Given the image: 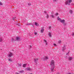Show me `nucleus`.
<instances>
[{
    "label": "nucleus",
    "instance_id": "obj_1",
    "mask_svg": "<svg viewBox=\"0 0 74 74\" xmlns=\"http://www.w3.org/2000/svg\"><path fill=\"white\" fill-rule=\"evenodd\" d=\"M54 62V60H52L50 63V65L51 66L50 69L51 71L52 72H54L55 71V70H54V67H55Z\"/></svg>",
    "mask_w": 74,
    "mask_h": 74
},
{
    "label": "nucleus",
    "instance_id": "obj_2",
    "mask_svg": "<svg viewBox=\"0 0 74 74\" xmlns=\"http://www.w3.org/2000/svg\"><path fill=\"white\" fill-rule=\"evenodd\" d=\"M72 2V0H68L65 2V4L66 5H70V3Z\"/></svg>",
    "mask_w": 74,
    "mask_h": 74
},
{
    "label": "nucleus",
    "instance_id": "obj_3",
    "mask_svg": "<svg viewBox=\"0 0 74 74\" xmlns=\"http://www.w3.org/2000/svg\"><path fill=\"white\" fill-rule=\"evenodd\" d=\"M13 55V54L11 52L10 53L8 54V56L9 57H12V56Z\"/></svg>",
    "mask_w": 74,
    "mask_h": 74
},
{
    "label": "nucleus",
    "instance_id": "obj_4",
    "mask_svg": "<svg viewBox=\"0 0 74 74\" xmlns=\"http://www.w3.org/2000/svg\"><path fill=\"white\" fill-rule=\"evenodd\" d=\"M48 57L46 56H45L43 58H41L42 60H47V59H48Z\"/></svg>",
    "mask_w": 74,
    "mask_h": 74
},
{
    "label": "nucleus",
    "instance_id": "obj_5",
    "mask_svg": "<svg viewBox=\"0 0 74 74\" xmlns=\"http://www.w3.org/2000/svg\"><path fill=\"white\" fill-rule=\"evenodd\" d=\"M25 70L26 71H31L32 70V69L29 67H27L25 68Z\"/></svg>",
    "mask_w": 74,
    "mask_h": 74
},
{
    "label": "nucleus",
    "instance_id": "obj_6",
    "mask_svg": "<svg viewBox=\"0 0 74 74\" xmlns=\"http://www.w3.org/2000/svg\"><path fill=\"white\" fill-rule=\"evenodd\" d=\"M15 40L16 41H19V40H20V37H16L15 38Z\"/></svg>",
    "mask_w": 74,
    "mask_h": 74
},
{
    "label": "nucleus",
    "instance_id": "obj_7",
    "mask_svg": "<svg viewBox=\"0 0 74 74\" xmlns=\"http://www.w3.org/2000/svg\"><path fill=\"white\" fill-rule=\"evenodd\" d=\"M44 28L42 27L41 29L40 30L41 32L42 33H43V32H44Z\"/></svg>",
    "mask_w": 74,
    "mask_h": 74
},
{
    "label": "nucleus",
    "instance_id": "obj_8",
    "mask_svg": "<svg viewBox=\"0 0 74 74\" xmlns=\"http://www.w3.org/2000/svg\"><path fill=\"white\" fill-rule=\"evenodd\" d=\"M38 60V58H35L34 59V62H35V63H36V62H37Z\"/></svg>",
    "mask_w": 74,
    "mask_h": 74
},
{
    "label": "nucleus",
    "instance_id": "obj_9",
    "mask_svg": "<svg viewBox=\"0 0 74 74\" xmlns=\"http://www.w3.org/2000/svg\"><path fill=\"white\" fill-rule=\"evenodd\" d=\"M34 23L35 26H39V24H38L37 23L35 22Z\"/></svg>",
    "mask_w": 74,
    "mask_h": 74
},
{
    "label": "nucleus",
    "instance_id": "obj_10",
    "mask_svg": "<svg viewBox=\"0 0 74 74\" xmlns=\"http://www.w3.org/2000/svg\"><path fill=\"white\" fill-rule=\"evenodd\" d=\"M66 49V46H64L62 49V51H64Z\"/></svg>",
    "mask_w": 74,
    "mask_h": 74
},
{
    "label": "nucleus",
    "instance_id": "obj_11",
    "mask_svg": "<svg viewBox=\"0 0 74 74\" xmlns=\"http://www.w3.org/2000/svg\"><path fill=\"white\" fill-rule=\"evenodd\" d=\"M73 58V57H69L68 58V60H71Z\"/></svg>",
    "mask_w": 74,
    "mask_h": 74
},
{
    "label": "nucleus",
    "instance_id": "obj_12",
    "mask_svg": "<svg viewBox=\"0 0 74 74\" xmlns=\"http://www.w3.org/2000/svg\"><path fill=\"white\" fill-rule=\"evenodd\" d=\"M60 22H61V23H64V22H65V20H61Z\"/></svg>",
    "mask_w": 74,
    "mask_h": 74
},
{
    "label": "nucleus",
    "instance_id": "obj_13",
    "mask_svg": "<svg viewBox=\"0 0 74 74\" xmlns=\"http://www.w3.org/2000/svg\"><path fill=\"white\" fill-rule=\"evenodd\" d=\"M58 21H60V22H61V19H60V18H59V17H58Z\"/></svg>",
    "mask_w": 74,
    "mask_h": 74
},
{
    "label": "nucleus",
    "instance_id": "obj_14",
    "mask_svg": "<svg viewBox=\"0 0 74 74\" xmlns=\"http://www.w3.org/2000/svg\"><path fill=\"white\" fill-rule=\"evenodd\" d=\"M3 41V39L1 37H0V42H2Z\"/></svg>",
    "mask_w": 74,
    "mask_h": 74
},
{
    "label": "nucleus",
    "instance_id": "obj_15",
    "mask_svg": "<svg viewBox=\"0 0 74 74\" xmlns=\"http://www.w3.org/2000/svg\"><path fill=\"white\" fill-rule=\"evenodd\" d=\"M69 12L70 13V14H73V10H69Z\"/></svg>",
    "mask_w": 74,
    "mask_h": 74
},
{
    "label": "nucleus",
    "instance_id": "obj_16",
    "mask_svg": "<svg viewBox=\"0 0 74 74\" xmlns=\"http://www.w3.org/2000/svg\"><path fill=\"white\" fill-rule=\"evenodd\" d=\"M48 35L50 37H51V36H52V35H51V33H49L48 34Z\"/></svg>",
    "mask_w": 74,
    "mask_h": 74
},
{
    "label": "nucleus",
    "instance_id": "obj_17",
    "mask_svg": "<svg viewBox=\"0 0 74 74\" xmlns=\"http://www.w3.org/2000/svg\"><path fill=\"white\" fill-rule=\"evenodd\" d=\"M26 65H27V64H23V67H26Z\"/></svg>",
    "mask_w": 74,
    "mask_h": 74
},
{
    "label": "nucleus",
    "instance_id": "obj_18",
    "mask_svg": "<svg viewBox=\"0 0 74 74\" xmlns=\"http://www.w3.org/2000/svg\"><path fill=\"white\" fill-rule=\"evenodd\" d=\"M17 66H22V64H18Z\"/></svg>",
    "mask_w": 74,
    "mask_h": 74
},
{
    "label": "nucleus",
    "instance_id": "obj_19",
    "mask_svg": "<svg viewBox=\"0 0 74 74\" xmlns=\"http://www.w3.org/2000/svg\"><path fill=\"white\" fill-rule=\"evenodd\" d=\"M50 16L51 17H52V18H55L54 16H53V15H51Z\"/></svg>",
    "mask_w": 74,
    "mask_h": 74
},
{
    "label": "nucleus",
    "instance_id": "obj_20",
    "mask_svg": "<svg viewBox=\"0 0 74 74\" xmlns=\"http://www.w3.org/2000/svg\"><path fill=\"white\" fill-rule=\"evenodd\" d=\"M32 25V23H28L27 24V25Z\"/></svg>",
    "mask_w": 74,
    "mask_h": 74
},
{
    "label": "nucleus",
    "instance_id": "obj_21",
    "mask_svg": "<svg viewBox=\"0 0 74 74\" xmlns=\"http://www.w3.org/2000/svg\"><path fill=\"white\" fill-rule=\"evenodd\" d=\"M23 72H24V71H23V70L20 71V73H23Z\"/></svg>",
    "mask_w": 74,
    "mask_h": 74
},
{
    "label": "nucleus",
    "instance_id": "obj_22",
    "mask_svg": "<svg viewBox=\"0 0 74 74\" xmlns=\"http://www.w3.org/2000/svg\"><path fill=\"white\" fill-rule=\"evenodd\" d=\"M46 18H49V15L48 14H47Z\"/></svg>",
    "mask_w": 74,
    "mask_h": 74
},
{
    "label": "nucleus",
    "instance_id": "obj_23",
    "mask_svg": "<svg viewBox=\"0 0 74 74\" xmlns=\"http://www.w3.org/2000/svg\"><path fill=\"white\" fill-rule=\"evenodd\" d=\"M61 42V40H59L58 41V43H59V44H60V43H61V42Z\"/></svg>",
    "mask_w": 74,
    "mask_h": 74
},
{
    "label": "nucleus",
    "instance_id": "obj_24",
    "mask_svg": "<svg viewBox=\"0 0 74 74\" xmlns=\"http://www.w3.org/2000/svg\"><path fill=\"white\" fill-rule=\"evenodd\" d=\"M32 46L31 45H29L28 47L29 48H32Z\"/></svg>",
    "mask_w": 74,
    "mask_h": 74
},
{
    "label": "nucleus",
    "instance_id": "obj_25",
    "mask_svg": "<svg viewBox=\"0 0 74 74\" xmlns=\"http://www.w3.org/2000/svg\"><path fill=\"white\" fill-rule=\"evenodd\" d=\"M11 41H12V42H13V41H14V38H12L11 39Z\"/></svg>",
    "mask_w": 74,
    "mask_h": 74
},
{
    "label": "nucleus",
    "instance_id": "obj_26",
    "mask_svg": "<svg viewBox=\"0 0 74 74\" xmlns=\"http://www.w3.org/2000/svg\"><path fill=\"white\" fill-rule=\"evenodd\" d=\"M58 14H59L57 13L55 14V15H56V16H57V15H58Z\"/></svg>",
    "mask_w": 74,
    "mask_h": 74
},
{
    "label": "nucleus",
    "instance_id": "obj_27",
    "mask_svg": "<svg viewBox=\"0 0 74 74\" xmlns=\"http://www.w3.org/2000/svg\"><path fill=\"white\" fill-rule=\"evenodd\" d=\"M8 60L9 62H11V61H12V60L11 59H9Z\"/></svg>",
    "mask_w": 74,
    "mask_h": 74
},
{
    "label": "nucleus",
    "instance_id": "obj_28",
    "mask_svg": "<svg viewBox=\"0 0 74 74\" xmlns=\"http://www.w3.org/2000/svg\"><path fill=\"white\" fill-rule=\"evenodd\" d=\"M0 5H3V4H2V3H1V2H0Z\"/></svg>",
    "mask_w": 74,
    "mask_h": 74
},
{
    "label": "nucleus",
    "instance_id": "obj_29",
    "mask_svg": "<svg viewBox=\"0 0 74 74\" xmlns=\"http://www.w3.org/2000/svg\"><path fill=\"white\" fill-rule=\"evenodd\" d=\"M28 5H32V4H31V3H28Z\"/></svg>",
    "mask_w": 74,
    "mask_h": 74
},
{
    "label": "nucleus",
    "instance_id": "obj_30",
    "mask_svg": "<svg viewBox=\"0 0 74 74\" xmlns=\"http://www.w3.org/2000/svg\"><path fill=\"white\" fill-rule=\"evenodd\" d=\"M74 36V33H73L72 34V36Z\"/></svg>",
    "mask_w": 74,
    "mask_h": 74
},
{
    "label": "nucleus",
    "instance_id": "obj_31",
    "mask_svg": "<svg viewBox=\"0 0 74 74\" xmlns=\"http://www.w3.org/2000/svg\"><path fill=\"white\" fill-rule=\"evenodd\" d=\"M53 45H54V46H57V45H56V44H53Z\"/></svg>",
    "mask_w": 74,
    "mask_h": 74
},
{
    "label": "nucleus",
    "instance_id": "obj_32",
    "mask_svg": "<svg viewBox=\"0 0 74 74\" xmlns=\"http://www.w3.org/2000/svg\"><path fill=\"white\" fill-rule=\"evenodd\" d=\"M37 32H35L34 33V34H35V35H37Z\"/></svg>",
    "mask_w": 74,
    "mask_h": 74
},
{
    "label": "nucleus",
    "instance_id": "obj_33",
    "mask_svg": "<svg viewBox=\"0 0 74 74\" xmlns=\"http://www.w3.org/2000/svg\"><path fill=\"white\" fill-rule=\"evenodd\" d=\"M44 12L45 14H47V12L46 11H44Z\"/></svg>",
    "mask_w": 74,
    "mask_h": 74
},
{
    "label": "nucleus",
    "instance_id": "obj_34",
    "mask_svg": "<svg viewBox=\"0 0 74 74\" xmlns=\"http://www.w3.org/2000/svg\"><path fill=\"white\" fill-rule=\"evenodd\" d=\"M44 41L46 43L47 42V41L46 40H44Z\"/></svg>",
    "mask_w": 74,
    "mask_h": 74
},
{
    "label": "nucleus",
    "instance_id": "obj_35",
    "mask_svg": "<svg viewBox=\"0 0 74 74\" xmlns=\"http://www.w3.org/2000/svg\"><path fill=\"white\" fill-rule=\"evenodd\" d=\"M51 27H51V26H50L49 27V29H51Z\"/></svg>",
    "mask_w": 74,
    "mask_h": 74
},
{
    "label": "nucleus",
    "instance_id": "obj_36",
    "mask_svg": "<svg viewBox=\"0 0 74 74\" xmlns=\"http://www.w3.org/2000/svg\"><path fill=\"white\" fill-rule=\"evenodd\" d=\"M12 19L13 21H15V19H14V18H12Z\"/></svg>",
    "mask_w": 74,
    "mask_h": 74
},
{
    "label": "nucleus",
    "instance_id": "obj_37",
    "mask_svg": "<svg viewBox=\"0 0 74 74\" xmlns=\"http://www.w3.org/2000/svg\"><path fill=\"white\" fill-rule=\"evenodd\" d=\"M63 24H64V25H66V23H63Z\"/></svg>",
    "mask_w": 74,
    "mask_h": 74
},
{
    "label": "nucleus",
    "instance_id": "obj_38",
    "mask_svg": "<svg viewBox=\"0 0 74 74\" xmlns=\"http://www.w3.org/2000/svg\"><path fill=\"white\" fill-rule=\"evenodd\" d=\"M51 13L52 14H53V12H52Z\"/></svg>",
    "mask_w": 74,
    "mask_h": 74
},
{
    "label": "nucleus",
    "instance_id": "obj_39",
    "mask_svg": "<svg viewBox=\"0 0 74 74\" xmlns=\"http://www.w3.org/2000/svg\"><path fill=\"white\" fill-rule=\"evenodd\" d=\"M53 1H56V0H53Z\"/></svg>",
    "mask_w": 74,
    "mask_h": 74
},
{
    "label": "nucleus",
    "instance_id": "obj_40",
    "mask_svg": "<svg viewBox=\"0 0 74 74\" xmlns=\"http://www.w3.org/2000/svg\"><path fill=\"white\" fill-rule=\"evenodd\" d=\"M46 45H48V44H47V42H46Z\"/></svg>",
    "mask_w": 74,
    "mask_h": 74
},
{
    "label": "nucleus",
    "instance_id": "obj_41",
    "mask_svg": "<svg viewBox=\"0 0 74 74\" xmlns=\"http://www.w3.org/2000/svg\"><path fill=\"white\" fill-rule=\"evenodd\" d=\"M67 74H71V73H68Z\"/></svg>",
    "mask_w": 74,
    "mask_h": 74
},
{
    "label": "nucleus",
    "instance_id": "obj_42",
    "mask_svg": "<svg viewBox=\"0 0 74 74\" xmlns=\"http://www.w3.org/2000/svg\"><path fill=\"white\" fill-rule=\"evenodd\" d=\"M30 74H32V73H30Z\"/></svg>",
    "mask_w": 74,
    "mask_h": 74
}]
</instances>
